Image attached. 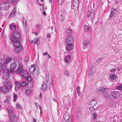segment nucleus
Masks as SVG:
<instances>
[{"mask_svg":"<svg viewBox=\"0 0 122 122\" xmlns=\"http://www.w3.org/2000/svg\"><path fill=\"white\" fill-rule=\"evenodd\" d=\"M1 68L2 70H5L7 69L6 67L5 66H2L1 67Z\"/></svg>","mask_w":122,"mask_h":122,"instance_id":"nucleus-45","label":"nucleus"},{"mask_svg":"<svg viewBox=\"0 0 122 122\" xmlns=\"http://www.w3.org/2000/svg\"><path fill=\"white\" fill-rule=\"evenodd\" d=\"M23 65L22 63L19 62L18 64V69L15 72L16 73L21 75L22 76L25 78H26L28 76V73L25 70L23 69Z\"/></svg>","mask_w":122,"mask_h":122,"instance_id":"nucleus-1","label":"nucleus"},{"mask_svg":"<svg viewBox=\"0 0 122 122\" xmlns=\"http://www.w3.org/2000/svg\"><path fill=\"white\" fill-rule=\"evenodd\" d=\"M64 0H59L58 4L59 5H61L64 3Z\"/></svg>","mask_w":122,"mask_h":122,"instance_id":"nucleus-33","label":"nucleus"},{"mask_svg":"<svg viewBox=\"0 0 122 122\" xmlns=\"http://www.w3.org/2000/svg\"><path fill=\"white\" fill-rule=\"evenodd\" d=\"M89 110L91 112H93L95 111V109L93 107H91L89 108Z\"/></svg>","mask_w":122,"mask_h":122,"instance_id":"nucleus-39","label":"nucleus"},{"mask_svg":"<svg viewBox=\"0 0 122 122\" xmlns=\"http://www.w3.org/2000/svg\"><path fill=\"white\" fill-rule=\"evenodd\" d=\"M92 13H93L92 12V11L90 10L89 11H88L87 13V17H89L90 15Z\"/></svg>","mask_w":122,"mask_h":122,"instance_id":"nucleus-40","label":"nucleus"},{"mask_svg":"<svg viewBox=\"0 0 122 122\" xmlns=\"http://www.w3.org/2000/svg\"><path fill=\"white\" fill-rule=\"evenodd\" d=\"M36 66L35 64H33L30 66L29 68V70L30 72L34 74V73L36 71Z\"/></svg>","mask_w":122,"mask_h":122,"instance_id":"nucleus-9","label":"nucleus"},{"mask_svg":"<svg viewBox=\"0 0 122 122\" xmlns=\"http://www.w3.org/2000/svg\"><path fill=\"white\" fill-rule=\"evenodd\" d=\"M66 44L67 45L66 46V51H67L68 53H69V51L73 49V45L72 43Z\"/></svg>","mask_w":122,"mask_h":122,"instance_id":"nucleus-11","label":"nucleus"},{"mask_svg":"<svg viewBox=\"0 0 122 122\" xmlns=\"http://www.w3.org/2000/svg\"><path fill=\"white\" fill-rule=\"evenodd\" d=\"M6 86L7 87H9L10 89H11V88L12 86V84L11 82L10 81H8L7 82L6 84Z\"/></svg>","mask_w":122,"mask_h":122,"instance_id":"nucleus-29","label":"nucleus"},{"mask_svg":"<svg viewBox=\"0 0 122 122\" xmlns=\"http://www.w3.org/2000/svg\"><path fill=\"white\" fill-rule=\"evenodd\" d=\"M101 60H102V59H98L97 60V62H99Z\"/></svg>","mask_w":122,"mask_h":122,"instance_id":"nucleus-55","label":"nucleus"},{"mask_svg":"<svg viewBox=\"0 0 122 122\" xmlns=\"http://www.w3.org/2000/svg\"><path fill=\"white\" fill-rule=\"evenodd\" d=\"M14 45L15 47V51L17 53L20 52L22 50L23 47L20 45V43H18L17 44L15 43Z\"/></svg>","mask_w":122,"mask_h":122,"instance_id":"nucleus-4","label":"nucleus"},{"mask_svg":"<svg viewBox=\"0 0 122 122\" xmlns=\"http://www.w3.org/2000/svg\"><path fill=\"white\" fill-rule=\"evenodd\" d=\"M41 26V24H38L36 25V28L37 29H39L40 28Z\"/></svg>","mask_w":122,"mask_h":122,"instance_id":"nucleus-47","label":"nucleus"},{"mask_svg":"<svg viewBox=\"0 0 122 122\" xmlns=\"http://www.w3.org/2000/svg\"><path fill=\"white\" fill-rule=\"evenodd\" d=\"M89 27L87 25H85L84 27V30L86 31H89Z\"/></svg>","mask_w":122,"mask_h":122,"instance_id":"nucleus-32","label":"nucleus"},{"mask_svg":"<svg viewBox=\"0 0 122 122\" xmlns=\"http://www.w3.org/2000/svg\"><path fill=\"white\" fill-rule=\"evenodd\" d=\"M110 78L112 80H114L116 79V76L114 75H111L110 76Z\"/></svg>","mask_w":122,"mask_h":122,"instance_id":"nucleus-37","label":"nucleus"},{"mask_svg":"<svg viewBox=\"0 0 122 122\" xmlns=\"http://www.w3.org/2000/svg\"><path fill=\"white\" fill-rule=\"evenodd\" d=\"M80 87L79 86H77V90H80Z\"/></svg>","mask_w":122,"mask_h":122,"instance_id":"nucleus-58","label":"nucleus"},{"mask_svg":"<svg viewBox=\"0 0 122 122\" xmlns=\"http://www.w3.org/2000/svg\"><path fill=\"white\" fill-rule=\"evenodd\" d=\"M35 43H36V44L37 45H38L39 44V42H38V41H36V42H35Z\"/></svg>","mask_w":122,"mask_h":122,"instance_id":"nucleus-59","label":"nucleus"},{"mask_svg":"<svg viewBox=\"0 0 122 122\" xmlns=\"http://www.w3.org/2000/svg\"><path fill=\"white\" fill-rule=\"evenodd\" d=\"M44 7H42L44 9V10H46L47 9V8L46 6H45L44 5Z\"/></svg>","mask_w":122,"mask_h":122,"instance_id":"nucleus-52","label":"nucleus"},{"mask_svg":"<svg viewBox=\"0 0 122 122\" xmlns=\"http://www.w3.org/2000/svg\"><path fill=\"white\" fill-rule=\"evenodd\" d=\"M47 54H48V53H47V52H45L44 53H43V55L44 56H45V55H47Z\"/></svg>","mask_w":122,"mask_h":122,"instance_id":"nucleus-53","label":"nucleus"},{"mask_svg":"<svg viewBox=\"0 0 122 122\" xmlns=\"http://www.w3.org/2000/svg\"><path fill=\"white\" fill-rule=\"evenodd\" d=\"M50 34H47V37L48 38H49L50 37Z\"/></svg>","mask_w":122,"mask_h":122,"instance_id":"nucleus-57","label":"nucleus"},{"mask_svg":"<svg viewBox=\"0 0 122 122\" xmlns=\"http://www.w3.org/2000/svg\"><path fill=\"white\" fill-rule=\"evenodd\" d=\"M10 39L12 42L13 43V45L15 43L17 44L18 43H19V39L13 35L11 37Z\"/></svg>","mask_w":122,"mask_h":122,"instance_id":"nucleus-10","label":"nucleus"},{"mask_svg":"<svg viewBox=\"0 0 122 122\" xmlns=\"http://www.w3.org/2000/svg\"><path fill=\"white\" fill-rule=\"evenodd\" d=\"M5 99L4 103V104H6L9 103V99L8 97L7 96H6L5 97Z\"/></svg>","mask_w":122,"mask_h":122,"instance_id":"nucleus-28","label":"nucleus"},{"mask_svg":"<svg viewBox=\"0 0 122 122\" xmlns=\"http://www.w3.org/2000/svg\"><path fill=\"white\" fill-rule=\"evenodd\" d=\"M59 18L61 21H63L64 20V18L63 17V16L61 14L59 16Z\"/></svg>","mask_w":122,"mask_h":122,"instance_id":"nucleus-34","label":"nucleus"},{"mask_svg":"<svg viewBox=\"0 0 122 122\" xmlns=\"http://www.w3.org/2000/svg\"><path fill=\"white\" fill-rule=\"evenodd\" d=\"M118 11L117 9L112 8V11L111 12L110 16L112 17Z\"/></svg>","mask_w":122,"mask_h":122,"instance_id":"nucleus-15","label":"nucleus"},{"mask_svg":"<svg viewBox=\"0 0 122 122\" xmlns=\"http://www.w3.org/2000/svg\"><path fill=\"white\" fill-rule=\"evenodd\" d=\"M17 107L20 110H22L21 108L20 105L18 104H17L16 105Z\"/></svg>","mask_w":122,"mask_h":122,"instance_id":"nucleus-41","label":"nucleus"},{"mask_svg":"<svg viewBox=\"0 0 122 122\" xmlns=\"http://www.w3.org/2000/svg\"><path fill=\"white\" fill-rule=\"evenodd\" d=\"M26 80L28 82H30L32 81V79L31 77H30L28 75V76L26 77Z\"/></svg>","mask_w":122,"mask_h":122,"instance_id":"nucleus-35","label":"nucleus"},{"mask_svg":"<svg viewBox=\"0 0 122 122\" xmlns=\"http://www.w3.org/2000/svg\"><path fill=\"white\" fill-rule=\"evenodd\" d=\"M97 102V99H94L93 100L91 101L90 102L91 105L94 107L95 106Z\"/></svg>","mask_w":122,"mask_h":122,"instance_id":"nucleus-20","label":"nucleus"},{"mask_svg":"<svg viewBox=\"0 0 122 122\" xmlns=\"http://www.w3.org/2000/svg\"><path fill=\"white\" fill-rule=\"evenodd\" d=\"M65 75L66 76H68L69 75L68 73V71H66L65 72Z\"/></svg>","mask_w":122,"mask_h":122,"instance_id":"nucleus-50","label":"nucleus"},{"mask_svg":"<svg viewBox=\"0 0 122 122\" xmlns=\"http://www.w3.org/2000/svg\"><path fill=\"white\" fill-rule=\"evenodd\" d=\"M79 0H73L72 3V6H73V9L75 10H77L78 9L79 4Z\"/></svg>","mask_w":122,"mask_h":122,"instance_id":"nucleus-5","label":"nucleus"},{"mask_svg":"<svg viewBox=\"0 0 122 122\" xmlns=\"http://www.w3.org/2000/svg\"><path fill=\"white\" fill-rule=\"evenodd\" d=\"M41 88V89H42V90L44 91L46 90L47 88L46 84L44 83L43 84Z\"/></svg>","mask_w":122,"mask_h":122,"instance_id":"nucleus-25","label":"nucleus"},{"mask_svg":"<svg viewBox=\"0 0 122 122\" xmlns=\"http://www.w3.org/2000/svg\"><path fill=\"white\" fill-rule=\"evenodd\" d=\"M52 80V78L51 76H49V74H47L46 76V81L48 83H51L50 85L51 86L52 85L51 84V82Z\"/></svg>","mask_w":122,"mask_h":122,"instance_id":"nucleus-13","label":"nucleus"},{"mask_svg":"<svg viewBox=\"0 0 122 122\" xmlns=\"http://www.w3.org/2000/svg\"><path fill=\"white\" fill-rule=\"evenodd\" d=\"M42 14L44 15H46V13L45 11H43L42 12Z\"/></svg>","mask_w":122,"mask_h":122,"instance_id":"nucleus-54","label":"nucleus"},{"mask_svg":"<svg viewBox=\"0 0 122 122\" xmlns=\"http://www.w3.org/2000/svg\"><path fill=\"white\" fill-rule=\"evenodd\" d=\"M10 88L7 87V86H4L2 88V91L4 93H7L10 90Z\"/></svg>","mask_w":122,"mask_h":122,"instance_id":"nucleus-17","label":"nucleus"},{"mask_svg":"<svg viewBox=\"0 0 122 122\" xmlns=\"http://www.w3.org/2000/svg\"><path fill=\"white\" fill-rule=\"evenodd\" d=\"M48 56L49 58H51V56L49 54H48Z\"/></svg>","mask_w":122,"mask_h":122,"instance_id":"nucleus-63","label":"nucleus"},{"mask_svg":"<svg viewBox=\"0 0 122 122\" xmlns=\"http://www.w3.org/2000/svg\"><path fill=\"white\" fill-rule=\"evenodd\" d=\"M105 88L102 87H101L97 88V92L100 93L103 92Z\"/></svg>","mask_w":122,"mask_h":122,"instance_id":"nucleus-24","label":"nucleus"},{"mask_svg":"<svg viewBox=\"0 0 122 122\" xmlns=\"http://www.w3.org/2000/svg\"><path fill=\"white\" fill-rule=\"evenodd\" d=\"M6 122H12V121H6Z\"/></svg>","mask_w":122,"mask_h":122,"instance_id":"nucleus-64","label":"nucleus"},{"mask_svg":"<svg viewBox=\"0 0 122 122\" xmlns=\"http://www.w3.org/2000/svg\"><path fill=\"white\" fill-rule=\"evenodd\" d=\"M77 92L78 94L79 95H80V90H77Z\"/></svg>","mask_w":122,"mask_h":122,"instance_id":"nucleus-51","label":"nucleus"},{"mask_svg":"<svg viewBox=\"0 0 122 122\" xmlns=\"http://www.w3.org/2000/svg\"><path fill=\"white\" fill-rule=\"evenodd\" d=\"M39 5H40V6H41L42 7H44V4H39Z\"/></svg>","mask_w":122,"mask_h":122,"instance_id":"nucleus-56","label":"nucleus"},{"mask_svg":"<svg viewBox=\"0 0 122 122\" xmlns=\"http://www.w3.org/2000/svg\"><path fill=\"white\" fill-rule=\"evenodd\" d=\"M116 70L114 68H113L111 70V72L114 73L115 72V71Z\"/></svg>","mask_w":122,"mask_h":122,"instance_id":"nucleus-48","label":"nucleus"},{"mask_svg":"<svg viewBox=\"0 0 122 122\" xmlns=\"http://www.w3.org/2000/svg\"><path fill=\"white\" fill-rule=\"evenodd\" d=\"M38 105L39 107V108H40V111H42L41 109V106H40L38 104Z\"/></svg>","mask_w":122,"mask_h":122,"instance_id":"nucleus-60","label":"nucleus"},{"mask_svg":"<svg viewBox=\"0 0 122 122\" xmlns=\"http://www.w3.org/2000/svg\"><path fill=\"white\" fill-rule=\"evenodd\" d=\"M94 14L93 13H92L90 15L89 17H87L89 18V19H91L93 18L94 17Z\"/></svg>","mask_w":122,"mask_h":122,"instance_id":"nucleus-42","label":"nucleus"},{"mask_svg":"<svg viewBox=\"0 0 122 122\" xmlns=\"http://www.w3.org/2000/svg\"><path fill=\"white\" fill-rule=\"evenodd\" d=\"M29 58L27 56L25 57V61L27 62L28 61Z\"/></svg>","mask_w":122,"mask_h":122,"instance_id":"nucleus-46","label":"nucleus"},{"mask_svg":"<svg viewBox=\"0 0 122 122\" xmlns=\"http://www.w3.org/2000/svg\"><path fill=\"white\" fill-rule=\"evenodd\" d=\"M17 64L15 62H11L10 64V68L12 72H14V70L17 66Z\"/></svg>","mask_w":122,"mask_h":122,"instance_id":"nucleus-8","label":"nucleus"},{"mask_svg":"<svg viewBox=\"0 0 122 122\" xmlns=\"http://www.w3.org/2000/svg\"><path fill=\"white\" fill-rule=\"evenodd\" d=\"M21 86V85L20 83L16 82L15 83V89L16 90L17 89V90L20 88Z\"/></svg>","mask_w":122,"mask_h":122,"instance_id":"nucleus-21","label":"nucleus"},{"mask_svg":"<svg viewBox=\"0 0 122 122\" xmlns=\"http://www.w3.org/2000/svg\"><path fill=\"white\" fill-rule=\"evenodd\" d=\"M64 119L66 122H72L71 115L67 112H66L64 116Z\"/></svg>","mask_w":122,"mask_h":122,"instance_id":"nucleus-3","label":"nucleus"},{"mask_svg":"<svg viewBox=\"0 0 122 122\" xmlns=\"http://www.w3.org/2000/svg\"><path fill=\"white\" fill-rule=\"evenodd\" d=\"M33 119L34 122H36V119L34 118H33Z\"/></svg>","mask_w":122,"mask_h":122,"instance_id":"nucleus-62","label":"nucleus"},{"mask_svg":"<svg viewBox=\"0 0 122 122\" xmlns=\"http://www.w3.org/2000/svg\"><path fill=\"white\" fill-rule=\"evenodd\" d=\"M8 6V4L5 2L2 3L0 5V8L1 9H5L7 8Z\"/></svg>","mask_w":122,"mask_h":122,"instance_id":"nucleus-12","label":"nucleus"},{"mask_svg":"<svg viewBox=\"0 0 122 122\" xmlns=\"http://www.w3.org/2000/svg\"><path fill=\"white\" fill-rule=\"evenodd\" d=\"M119 92L117 91L112 92L111 93V96L110 97V99L112 100H113L119 95Z\"/></svg>","mask_w":122,"mask_h":122,"instance_id":"nucleus-7","label":"nucleus"},{"mask_svg":"<svg viewBox=\"0 0 122 122\" xmlns=\"http://www.w3.org/2000/svg\"><path fill=\"white\" fill-rule=\"evenodd\" d=\"M122 88V85L119 84L117 87V88L119 90H121Z\"/></svg>","mask_w":122,"mask_h":122,"instance_id":"nucleus-38","label":"nucleus"},{"mask_svg":"<svg viewBox=\"0 0 122 122\" xmlns=\"http://www.w3.org/2000/svg\"><path fill=\"white\" fill-rule=\"evenodd\" d=\"M71 57L70 56H67L65 58L64 61L66 62L69 63L71 61Z\"/></svg>","mask_w":122,"mask_h":122,"instance_id":"nucleus-18","label":"nucleus"},{"mask_svg":"<svg viewBox=\"0 0 122 122\" xmlns=\"http://www.w3.org/2000/svg\"><path fill=\"white\" fill-rule=\"evenodd\" d=\"M25 92L27 95H30L31 92V91L29 89H26L25 90Z\"/></svg>","mask_w":122,"mask_h":122,"instance_id":"nucleus-30","label":"nucleus"},{"mask_svg":"<svg viewBox=\"0 0 122 122\" xmlns=\"http://www.w3.org/2000/svg\"><path fill=\"white\" fill-rule=\"evenodd\" d=\"M24 26L25 27V28L26 27V22H25V24L24 23Z\"/></svg>","mask_w":122,"mask_h":122,"instance_id":"nucleus-61","label":"nucleus"},{"mask_svg":"<svg viewBox=\"0 0 122 122\" xmlns=\"http://www.w3.org/2000/svg\"><path fill=\"white\" fill-rule=\"evenodd\" d=\"M14 102H15L16 100L18 98V96L15 93L13 94Z\"/></svg>","mask_w":122,"mask_h":122,"instance_id":"nucleus-31","label":"nucleus"},{"mask_svg":"<svg viewBox=\"0 0 122 122\" xmlns=\"http://www.w3.org/2000/svg\"><path fill=\"white\" fill-rule=\"evenodd\" d=\"M66 33L67 35H70L72 33V31L70 28H67L66 31Z\"/></svg>","mask_w":122,"mask_h":122,"instance_id":"nucleus-23","label":"nucleus"},{"mask_svg":"<svg viewBox=\"0 0 122 122\" xmlns=\"http://www.w3.org/2000/svg\"><path fill=\"white\" fill-rule=\"evenodd\" d=\"M21 86L23 87H25L26 85V82L25 81H22L21 83Z\"/></svg>","mask_w":122,"mask_h":122,"instance_id":"nucleus-36","label":"nucleus"},{"mask_svg":"<svg viewBox=\"0 0 122 122\" xmlns=\"http://www.w3.org/2000/svg\"><path fill=\"white\" fill-rule=\"evenodd\" d=\"M97 115L96 113H94L93 115V119H96V118Z\"/></svg>","mask_w":122,"mask_h":122,"instance_id":"nucleus-44","label":"nucleus"},{"mask_svg":"<svg viewBox=\"0 0 122 122\" xmlns=\"http://www.w3.org/2000/svg\"><path fill=\"white\" fill-rule=\"evenodd\" d=\"M13 36L16 37H17L19 39L20 37L21 34L18 31H16L13 32Z\"/></svg>","mask_w":122,"mask_h":122,"instance_id":"nucleus-14","label":"nucleus"},{"mask_svg":"<svg viewBox=\"0 0 122 122\" xmlns=\"http://www.w3.org/2000/svg\"><path fill=\"white\" fill-rule=\"evenodd\" d=\"M8 110L9 112V116L10 120L14 122L16 120V117L14 115L13 110L10 109V108H8Z\"/></svg>","mask_w":122,"mask_h":122,"instance_id":"nucleus-2","label":"nucleus"},{"mask_svg":"<svg viewBox=\"0 0 122 122\" xmlns=\"http://www.w3.org/2000/svg\"><path fill=\"white\" fill-rule=\"evenodd\" d=\"M14 0H7V3L8 4V3L9 4H11L14 1Z\"/></svg>","mask_w":122,"mask_h":122,"instance_id":"nucleus-43","label":"nucleus"},{"mask_svg":"<svg viewBox=\"0 0 122 122\" xmlns=\"http://www.w3.org/2000/svg\"><path fill=\"white\" fill-rule=\"evenodd\" d=\"M73 41V39L72 36H68L66 38L65 44H69L72 43Z\"/></svg>","mask_w":122,"mask_h":122,"instance_id":"nucleus-6","label":"nucleus"},{"mask_svg":"<svg viewBox=\"0 0 122 122\" xmlns=\"http://www.w3.org/2000/svg\"><path fill=\"white\" fill-rule=\"evenodd\" d=\"M12 60V58L11 57H7L5 60V63L6 64H8Z\"/></svg>","mask_w":122,"mask_h":122,"instance_id":"nucleus-19","label":"nucleus"},{"mask_svg":"<svg viewBox=\"0 0 122 122\" xmlns=\"http://www.w3.org/2000/svg\"><path fill=\"white\" fill-rule=\"evenodd\" d=\"M38 41V38H36L34 40V43H35L37 41Z\"/></svg>","mask_w":122,"mask_h":122,"instance_id":"nucleus-49","label":"nucleus"},{"mask_svg":"<svg viewBox=\"0 0 122 122\" xmlns=\"http://www.w3.org/2000/svg\"><path fill=\"white\" fill-rule=\"evenodd\" d=\"M89 43V42L88 40L85 41L83 43V45L85 46H88Z\"/></svg>","mask_w":122,"mask_h":122,"instance_id":"nucleus-27","label":"nucleus"},{"mask_svg":"<svg viewBox=\"0 0 122 122\" xmlns=\"http://www.w3.org/2000/svg\"><path fill=\"white\" fill-rule=\"evenodd\" d=\"M16 9L15 7H14L12 10L10 14L11 16H13L16 14Z\"/></svg>","mask_w":122,"mask_h":122,"instance_id":"nucleus-22","label":"nucleus"},{"mask_svg":"<svg viewBox=\"0 0 122 122\" xmlns=\"http://www.w3.org/2000/svg\"><path fill=\"white\" fill-rule=\"evenodd\" d=\"M10 77V75L9 73L6 72H4L3 74V79L6 80Z\"/></svg>","mask_w":122,"mask_h":122,"instance_id":"nucleus-16","label":"nucleus"},{"mask_svg":"<svg viewBox=\"0 0 122 122\" xmlns=\"http://www.w3.org/2000/svg\"><path fill=\"white\" fill-rule=\"evenodd\" d=\"M9 27L10 28L11 30L12 31L15 30H16V27L14 25H10Z\"/></svg>","mask_w":122,"mask_h":122,"instance_id":"nucleus-26","label":"nucleus"}]
</instances>
